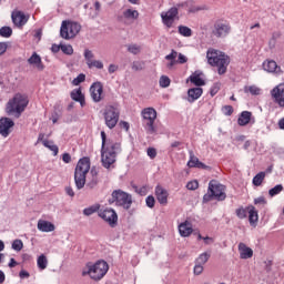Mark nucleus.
<instances>
[{"label":"nucleus","instance_id":"1","mask_svg":"<svg viewBox=\"0 0 284 284\" xmlns=\"http://www.w3.org/2000/svg\"><path fill=\"white\" fill-rule=\"evenodd\" d=\"M101 163L103 168L110 170V168L116 163L118 154H121V143L108 139L105 131H101Z\"/></svg>","mask_w":284,"mask_h":284},{"label":"nucleus","instance_id":"2","mask_svg":"<svg viewBox=\"0 0 284 284\" xmlns=\"http://www.w3.org/2000/svg\"><path fill=\"white\" fill-rule=\"evenodd\" d=\"M207 63L217 68L219 74H225L227 72V65H230V58L223 51L209 49L206 52Z\"/></svg>","mask_w":284,"mask_h":284},{"label":"nucleus","instance_id":"3","mask_svg":"<svg viewBox=\"0 0 284 284\" xmlns=\"http://www.w3.org/2000/svg\"><path fill=\"white\" fill-rule=\"evenodd\" d=\"M28 103H30V100H28V95L17 93L9 102L7 103V114H13L16 119H19L23 112H26V109L28 108Z\"/></svg>","mask_w":284,"mask_h":284},{"label":"nucleus","instance_id":"4","mask_svg":"<svg viewBox=\"0 0 284 284\" xmlns=\"http://www.w3.org/2000/svg\"><path fill=\"white\" fill-rule=\"evenodd\" d=\"M90 172V158L79 160L74 171V182L78 190L85 187V176Z\"/></svg>","mask_w":284,"mask_h":284},{"label":"nucleus","instance_id":"5","mask_svg":"<svg viewBox=\"0 0 284 284\" xmlns=\"http://www.w3.org/2000/svg\"><path fill=\"white\" fill-rule=\"evenodd\" d=\"M225 190V185L216 182V180L210 181L209 193L204 194L203 203H210L212 199H215V201H225L227 199Z\"/></svg>","mask_w":284,"mask_h":284},{"label":"nucleus","instance_id":"6","mask_svg":"<svg viewBox=\"0 0 284 284\" xmlns=\"http://www.w3.org/2000/svg\"><path fill=\"white\" fill-rule=\"evenodd\" d=\"M108 262L105 261H98L95 264H88L87 271H83V276L89 274L90 278L93 281H101L105 274H108Z\"/></svg>","mask_w":284,"mask_h":284},{"label":"nucleus","instance_id":"7","mask_svg":"<svg viewBox=\"0 0 284 284\" xmlns=\"http://www.w3.org/2000/svg\"><path fill=\"white\" fill-rule=\"evenodd\" d=\"M81 32V24L73 21H62L61 28H60V37L62 39H74V37Z\"/></svg>","mask_w":284,"mask_h":284},{"label":"nucleus","instance_id":"8","mask_svg":"<svg viewBox=\"0 0 284 284\" xmlns=\"http://www.w3.org/2000/svg\"><path fill=\"white\" fill-rule=\"evenodd\" d=\"M111 196V203H115V205L123 207V210H130V207H132V195L129 193L115 190L112 192Z\"/></svg>","mask_w":284,"mask_h":284},{"label":"nucleus","instance_id":"9","mask_svg":"<svg viewBox=\"0 0 284 284\" xmlns=\"http://www.w3.org/2000/svg\"><path fill=\"white\" fill-rule=\"evenodd\" d=\"M121 115L119 109L114 105H109L104 109L103 116L104 123L109 130H114L116 123H119V116Z\"/></svg>","mask_w":284,"mask_h":284},{"label":"nucleus","instance_id":"10","mask_svg":"<svg viewBox=\"0 0 284 284\" xmlns=\"http://www.w3.org/2000/svg\"><path fill=\"white\" fill-rule=\"evenodd\" d=\"M232 32V27L227 21L217 20L215 21L212 30L213 37L216 39H225Z\"/></svg>","mask_w":284,"mask_h":284},{"label":"nucleus","instance_id":"11","mask_svg":"<svg viewBox=\"0 0 284 284\" xmlns=\"http://www.w3.org/2000/svg\"><path fill=\"white\" fill-rule=\"evenodd\" d=\"M142 118L145 123V128L150 134H154L156 129H154V121H156V110L154 108H146L142 110Z\"/></svg>","mask_w":284,"mask_h":284},{"label":"nucleus","instance_id":"12","mask_svg":"<svg viewBox=\"0 0 284 284\" xmlns=\"http://www.w3.org/2000/svg\"><path fill=\"white\" fill-rule=\"evenodd\" d=\"M271 99L274 101L278 108H284V82L275 85L271 91Z\"/></svg>","mask_w":284,"mask_h":284},{"label":"nucleus","instance_id":"13","mask_svg":"<svg viewBox=\"0 0 284 284\" xmlns=\"http://www.w3.org/2000/svg\"><path fill=\"white\" fill-rule=\"evenodd\" d=\"M179 16V8L173 7L168 11L161 13L162 23L166 26V28H172L174 20Z\"/></svg>","mask_w":284,"mask_h":284},{"label":"nucleus","instance_id":"14","mask_svg":"<svg viewBox=\"0 0 284 284\" xmlns=\"http://www.w3.org/2000/svg\"><path fill=\"white\" fill-rule=\"evenodd\" d=\"M100 219H103L111 227H114L119 222V215L113 209H105L99 213Z\"/></svg>","mask_w":284,"mask_h":284},{"label":"nucleus","instance_id":"15","mask_svg":"<svg viewBox=\"0 0 284 284\" xmlns=\"http://www.w3.org/2000/svg\"><path fill=\"white\" fill-rule=\"evenodd\" d=\"M12 23L16 28H23L30 20V14L23 13V11L16 10L11 13Z\"/></svg>","mask_w":284,"mask_h":284},{"label":"nucleus","instance_id":"16","mask_svg":"<svg viewBox=\"0 0 284 284\" xmlns=\"http://www.w3.org/2000/svg\"><path fill=\"white\" fill-rule=\"evenodd\" d=\"M90 94L94 103H101L103 101V84L101 82H94L90 87Z\"/></svg>","mask_w":284,"mask_h":284},{"label":"nucleus","instance_id":"17","mask_svg":"<svg viewBox=\"0 0 284 284\" xmlns=\"http://www.w3.org/2000/svg\"><path fill=\"white\" fill-rule=\"evenodd\" d=\"M12 128H14V121L10 118H1L0 119V134L4 139L10 136V132H12Z\"/></svg>","mask_w":284,"mask_h":284},{"label":"nucleus","instance_id":"18","mask_svg":"<svg viewBox=\"0 0 284 284\" xmlns=\"http://www.w3.org/2000/svg\"><path fill=\"white\" fill-rule=\"evenodd\" d=\"M37 143H42L44 148L50 150L53 153V156H57L59 154V146L55 145L54 141L52 140H45V133H40L38 135Z\"/></svg>","mask_w":284,"mask_h":284},{"label":"nucleus","instance_id":"19","mask_svg":"<svg viewBox=\"0 0 284 284\" xmlns=\"http://www.w3.org/2000/svg\"><path fill=\"white\" fill-rule=\"evenodd\" d=\"M28 64L33 65L34 68H37V70L40 71H43L45 68L43 65V62L41 61V55L37 54V52H33V54L28 59Z\"/></svg>","mask_w":284,"mask_h":284},{"label":"nucleus","instance_id":"20","mask_svg":"<svg viewBox=\"0 0 284 284\" xmlns=\"http://www.w3.org/2000/svg\"><path fill=\"white\" fill-rule=\"evenodd\" d=\"M239 252L240 257L244 260L252 258V256H254V251L247 245H245V243L239 244Z\"/></svg>","mask_w":284,"mask_h":284},{"label":"nucleus","instance_id":"21","mask_svg":"<svg viewBox=\"0 0 284 284\" xmlns=\"http://www.w3.org/2000/svg\"><path fill=\"white\" fill-rule=\"evenodd\" d=\"M155 196L160 205H168V191L161 186L155 187Z\"/></svg>","mask_w":284,"mask_h":284},{"label":"nucleus","instance_id":"22","mask_svg":"<svg viewBox=\"0 0 284 284\" xmlns=\"http://www.w3.org/2000/svg\"><path fill=\"white\" fill-rule=\"evenodd\" d=\"M202 94H203V89L201 88L189 89L187 91L189 103H194V101L201 99Z\"/></svg>","mask_w":284,"mask_h":284},{"label":"nucleus","instance_id":"23","mask_svg":"<svg viewBox=\"0 0 284 284\" xmlns=\"http://www.w3.org/2000/svg\"><path fill=\"white\" fill-rule=\"evenodd\" d=\"M179 232H180V235L183 237L190 236V234L194 232V230L192 229V223H190L189 221L181 223L179 225Z\"/></svg>","mask_w":284,"mask_h":284},{"label":"nucleus","instance_id":"24","mask_svg":"<svg viewBox=\"0 0 284 284\" xmlns=\"http://www.w3.org/2000/svg\"><path fill=\"white\" fill-rule=\"evenodd\" d=\"M37 227H38L39 232H54V230H55L54 224H52V222H49L45 220H39Z\"/></svg>","mask_w":284,"mask_h":284},{"label":"nucleus","instance_id":"25","mask_svg":"<svg viewBox=\"0 0 284 284\" xmlns=\"http://www.w3.org/2000/svg\"><path fill=\"white\" fill-rule=\"evenodd\" d=\"M90 174L91 179L88 182L87 186L90 187V190H94V187L99 185V171L97 170V168H92Z\"/></svg>","mask_w":284,"mask_h":284},{"label":"nucleus","instance_id":"26","mask_svg":"<svg viewBox=\"0 0 284 284\" xmlns=\"http://www.w3.org/2000/svg\"><path fill=\"white\" fill-rule=\"evenodd\" d=\"M71 99L73 101H77V103H80L81 108H83V105H85V95H83V92H81V88L74 89L71 92Z\"/></svg>","mask_w":284,"mask_h":284},{"label":"nucleus","instance_id":"27","mask_svg":"<svg viewBox=\"0 0 284 284\" xmlns=\"http://www.w3.org/2000/svg\"><path fill=\"white\" fill-rule=\"evenodd\" d=\"M248 222L251 225L256 226V223H258V211H256V207L248 206Z\"/></svg>","mask_w":284,"mask_h":284},{"label":"nucleus","instance_id":"28","mask_svg":"<svg viewBox=\"0 0 284 284\" xmlns=\"http://www.w3.org/2000/svg\"><path fill=\"white\" fill-rule=\"evenodd\" d=\"M250 121H252V112L250 111H243L240 114V118L237 119V123L239 125H247V123H250Z\"/></svg>","mask_w":284,"mask_h":284},{"label":"nucleus","instance_id":"29","mask_svg":"<svg viewBox=\"0 0 284 284\" xmlns=\"http://www.w3.org/2000/svg\"><path fill=\"white\" fill-rule=\"evenodd\" d=\"M191 83H194V85H197V88H201V85H205V80L201 78V72L195 71L191 77H190Z\"/></svg>","mask_w":284,"mask_h":284},{"label":"nucleus","instance_id":"30","mask_svg":"<svg viewBox=\"0 0 284 284\" xmlns=\"http://www.w3.org/2000/svg\"><path fill=\"white\" fill-rule=\"evenodd\" d=\"M263 69L265 72H277L278 64H276V61L270 60L263 63Z\"/></svg>","mask_w":284,"mask_h":284},{"label":"nucleus","instance_id":"31","mask_svg":"<svg viewBox=\"0 0 284 284\" xmlns=\"http://www.w3.org/2000/svg\"><path fill=\"white\" fill-rule=\"evenodd\" d=\"M124 19H132L133 21H136L139 19V11L134 9H126L123 11Z\"/></svg>","mask_w":284,"mask_h":284},{"label":"nucleus","instance_id":"32","mask_svg":"<svg viewBox=\"0 0 284 284\" xmlns=\"http://www.w3.org/2000/svg\"><path fill=\"white\" fill-rule=\"evenodd\" d=\"M263 181H265V172H260L253 178V185H255V187H261Z\"/></svg>","mask_w":284,"mask_h":284},{"label":"nucleus","instance_id":"33","mask_svg":"<svg viewBox=\"0 0 284 284\" xmlns=\"http://www.w3.org/2000/svg\"><path fill=\"white\" fill-rule=\"evenodd\" d=\"M37 265L39 270H45L48 267V257L44 254H41L37 260Z\"/></svg>","mask_w":284,"mask_h":284},{"label":"nucleus","instance_id":"34","mask_svg":"<svg viewBox=\"0 0 284 284\" xmlns=\"http://www.w3.org/2000/svg\"><path fill=\"white\" fill-rule=\"evenodd\" d=\"M189 168H204V164L199 161V158L191 155L190 161L187 162Z\"/></svg>","mask_w":284,"mask_h":284},{"label":"nucleus","instance_id":"35","mask_svg":"<svg viewBox=\"0 0 284 284\" xmlns=\"http://www.w3.org/2000/svg\"><path fill=\"white\" fill-rule=\"evenodd\" d=\"M210 256H211L210 253L204 252L199 255V257L195 260V263H197L200 265H205V263H207V261H210Z\"/></svg>","mask_w":284,"mask_h":284},{"label":"nucleus","instance_id":"36","mask_svg":"<svg viewBox=\"0 0 284 284\" xmlns=\"http://www.w3.org/2000/svg\"><path fill=\"white\" fill-rule=\"evenodd\" d=\"M244 92H250L251 94H253V97H258L262 91H261V88L256 85H251V87H245Z\"/></svg>","mask_w":284,"mask_h":284},{"label":"nucleus","instance_id":"37","mask_svg":"<svg viewBox=\"0 0 284 284\" xmlns=\"http://www.w3.org/2000/svg\"><path fill=\"white\" fill-rule=\"evenodd\" d=\"M0 37H3V39H10V37H12V28L1 27L0 28Z\"/></svg>","mask_w":284,"mask_h":284},{"label":"nucleus","instance_id":"38","mask_svg":"<svg viewBox=\"0 0 284 284\" xmlns=\"http://www.w3.org/2000/svg\"><path fill=\"white\" fill-rule=\"evenodd\" d=\"M84 59L88 67L90 63L94 61V53L92 52V50L90 49L84 50Z\"/></svg>","mask_w":284,"mask_h":284},{"label":"nucleus","instance_id":"39","mask_svg":"<svg viewBox=\"0 0 284 284\" xmlns=\"http://www.w3.org/2000/svg\"><path fill=\"white\" fill-rule=\"evenodd\" d=\"M126 50L131 54H141V45L139 44H128Z\"/></svg>","mask_w":284,"mask_h":284},{"label":"nucleus","instance_id":"40","mask_svg":"<svg viewBox=\"0 0 284 284\" xmlns=\"http://www.w3.org/2000/svg\"><path fill=\"white\" fill-rule=\"evenodd\" d=\"M179 32L182 37H191L192 36V29H190V27L180 26Z\"/></svg>","mask_w":284,"mask_h":284},{"label":"nucleus","instance_id":"41","mask_svg":"<svg viewBox=\"0 0 284 284\" xmlns=\"http://www.w3.org/2000/svg\"><path fill=\"white\" fill-rule=\"evenodd\" d=\"M12 250L14 252H21L23 250V241L21 240H14L11 245Z\"/></svg>","mask_w":284,"mask_h":284},{"label":"nucleus","instance_id":"42","mask_svg":"<svg viewBox=\"0 0 284 284\" xmlns=\"http://www.w3.org/2000/svg\"><path fill=\"white\" fill-rule=\"evenodd\" d=\"M95 212H99V205H93L83 210L84 216H92Z\"/></svg>","mask_w":284,"mask_h":284},{"label":"nucleus","instance_id":"43","mask_svg":"<svg viewBox=\"0 0 284 284\" xmlns=\"http://www.w3.org/2000/svg\"><path fill=\"white\" fill-rule=\"evenodd\" d=\"M203 10H207V7L205 6H199V4H193L189 7V12L191 13H196V12H201Z\"/></svg>","mask_w":284,"mask_h":284},{"label":"nucleus","instance_id":"44","mask_svg":"<svg viewBox=\"0 0 284 284\" xmlns=\"http://www.w3.org/2000/svg\"><path fill=\"white\" fill-rule=\"evenodd\" d=\"M134 192H136V194H140V196H145L148 194V186H136L135 184L132 185Z\"/></svg>","mask_w":284,"mask_h":284},{"label":"nucleus","instance_id":"45","mask_svg":"<svg viewBox=\"0 0 284 284\" xmlns=\"http://www.w3.org/2000/svg\"><path fill=\"white\" fill-rule=\"evenodd\" d=\"M159 83L160 88H170L171 80L168 75H162Z\"/></svg>","mask_w":284,"mask_h":284},{"label":"nucleus","instance_id":"46","mask_svg":"<svg viewBox=\"0 0 284 284\" xmlns=\"http://www.w3.org/2000/svg\"><path fill=\"white\" fill-rule=\"evenodd\" d=\"M60 50L64 54H69V55L74 54V49L70 44H62V45H60Z\"/></svg>","mask_w":284,"mask_h":284},{"label":"nucleus","instance_id":"47","mask_svg":"<svg viewBox=\"0 0 284 284\" xmlns=\"http://www.w3.org/2000/svg\"><path fill=\"white\" fill-rule=\"evenodd\" d=\"M282 192H283V186L281 184H277L268 191V194L270 196H276V194H281Z\"/></svg>","mask_w":284,"mask_h":284},{"label":"nucleus","instance_id":"48","mask_svg":"<svg viewBox=\"0 0 284 284\" xmlns=\"http://www.w3.org/2000/svg\"><path fill=\"white\" fill-rule=\"evenodd\" d=\"M85 81V74L80 73L77 78L73 79L72 85H81Z\"/></svg>","mask_w":284,"mask_h":284},{"label":"nucleus","instance_id":"49","mask_svg":"<svg viewBox=\"0 0 284 284\" xmlns=\"http://www.w3.org/2000/svg\"><path fill=\"white\" fill-rule=\"evenodd\" d=\"M235 214L240 219H247V210L244 207L236 209Z\"/></svg>","mask_w":284,"mask_h":284},{"label":"nucleus","instance_id":"50","mask_svg":"<svg viewBox=\"0 0 284 284\" xmlns=\"http://www.w3.org/2000/svg\"><path fill=\"white\" fill-rule=\"evenodd\" d=\"M204 264H199L197 262H195V266L193 268V274H195V276H200V274H203V267Z\"/></svg>","mask_w":284,"mask_h":284},{"label":"nucleus","instance_id":"51","mask_svg":"<svg viewBox=\"0 0 284 284\" xmlns=\"http://www.w3.org/2000/svg\"><path fill=\"white\" fill-rule=\"evenodd\" d=\"M88 68H97L98 70H103V62L100 60H93Z\"/></svg>","mask_w":284,"mask_h":284},{"label":"nucleus","instance_id":"52","mask_svg":"<svg viewBox=\"0 0 284 284\" xmlns=\"http://www.w3.org/2000/svg\"><path fill=\"white\" fill-rule=\"evenodd\" d=\"M222 112L225 114V116H232L234 108H232V105H225L222 108Z\"/></svg>","mask_w":284,"mask_h":284},{"label":"nucleus","instance_id":"53","mask_svg":"<svg viewBox=\"0 0 284 284\" xmlns=\"http://www.w3.org/2000/svg\"><path fill=\"white\" fill-rule=\"evenodd\" d=\"M145 203H146V206L152 210V207H154V205L156 203V200L152 195H149L145 199Z\"/></svg>","mask_w":284,"mask_h":284},{"label":"nucleus","instance_id":"54","mask_svg":"<svg viewBox=\"0 0 284 284\" xmlns=\"http://www.w3.org/2000/svg\"><path fill=\"white\" fill-rule=\"evenodd\" d=\"M276 39H278V33H273L272 39L268 41L270 49L276 48Z\"/></svg>","mask_w":284,"mask_h":284},{"label":"nucleus","instance_id":"55","mask_svg":"<svg viewBox=\"0 0 284 284\" xmlns=\"http://www.w3.org/2000/svg\"><path fill=\"white\" fill-rule=\"evenodd\" d=\"M179 53L175 50H172L170 54L165 55L166 61H176Z\"/></svg>","mask_w":284,"mask_h":284},{"label":"nucleus","instance_id":"56","mask_svg":"<svg viewBox=\"0 0 284 284\" xmlns=\"http://www.w3.org/2000/svg\"><path fill=\"white\" fill-rule=\"evenodd\" d=\"M187 190H199V182L197 181H191L186 184Z\"/></svg>","mask_w":284,"mask_h":284},{"label":"nucleus","instance_id":"57","mask_svg":"<svg viewBox=\"0 0 284 284\" xmlns=\"http://www.w3.org/2000/svg\"><path fill=\"white\" fill-rule=\"evenodd\" d=\"M8 52V42H0V57Z\"/></svg>","mask_w":284,"mask_h":284},{"label":"nucleus","instance_id":"58","mask_svg":"<svg viewBox=\"0 0 284 284\" xmlns=\"http://www.w3.org/2000/svg\"><path fill=\"white\" fill-rule=\"evenodd\" d=\"M146 152H148V156H150V159H156V149L149 148Z\"/></svg>","mask_w":284,"mask_h":284},{"label":"nucleus","instance_id":"59","mask_svg":"<svg viewBox=\"0 0 284 284\" xmlns=\"http://www.w3.org/2000/svg\"><path fill=\"white\" fill-rule=\"evenodd\" d=\"M254 203H255V205H265L267 203V201L265 200L264 196H260L254 200Z\"/></svg>","mask_w":284,"mask_h":284},{"label":"nucleus","instance_id":"60","mask_svg":"<svg viewBox=\"0 0 284 284\" xmlns=\"http://www.w3.org/2000/svg\"><path fill=\"white\" fill-rule=\"evenodd\" d=\"M178 63H187V57L183 55V53H179Z\"/></svg>","mask_w":284,"mask_h":284},{"label":"nucleus","instance_id":"61","mask_svg":"<svg viewBox=\"0 0 284 284\" xmlns=\"http://www.w3.org/2000/svg\"><path fill=\"white\" fill-rule=\"evenodd\" d=\"M62 161L63 163H71L72 156L70 155V153L62 154Z\"/></svg>","mask_w":284,"mask_h":284},{"label":"nucleus","instance_id":"62","mask_svg":"<svg viewBox=\"0 0 284 284\" xmlns=\"http://www.w3.org/2000/svg\"><path fill=\"white\" fill-rule=\"evenodd\" d=\"M64 191L68 196L74 197V190L72 189V186H65Z\"/></svg>","mask_w":284,"mask_h":284},{"label":"nucleus","instance_id":"63","mask_svg":"<svg viewBox=\"0 0 284 284\" xmlns=\"http://www.w3.org/2000/svg\"><path fill=\"white\" fill-rule=\"evenodd\" d=\"M116 70H119L118 65H115V64L109 65V74H114V72H116Z\"/></svg>","mask_w":284,"mask_h":284},{"label":"nucleus","instance_id":"64","mask_svg":"<svg viewBox=\"0 0 284 284\" xmlns=\"http://www.w3.org/2000/svg\"><path fill=\"white\" fill-rule=\"evenodd\" d=\"M219 92V84H215L211 89V97H214Z\"/></svg>","mask_w":284,"mask_h":284}]
</instances>
